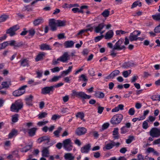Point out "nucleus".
<instances>
[{"mask_svg": "<svg viewBox=\"0 0 160 160\" xmlns=\"http://www.w3.org/2000/svg\"><path fill=\"white\" fill-rule=\"evenodd\" d=\"M124 42V39L121 38L118 40L113 46V49L114 50H122L128 48L130 50L132 49L134 47L133 45L132 44L129 45L128 47L127 48L124 45H122Z\"/></svg>", "mask_w": 160, "mask_h": 160, "instance_id": "nucleus-1", "label": "nucleus"}, {"mask_svg": "<svg viewBox=\"0 0 160 160\" xmlns=\"http://www.w3.org/2000/svg\"><path fill=\"white\" fill-rule=\"evenodd\" d=\"M123 116L121 114H117L113 116L111 120V123L113 125H117L120 123L122 120Z\"/></svg>", "mask_w": 160, "mask_h": 160, "instance_id": "nucleus-2", "label": "nucleus"}, {"mask_svg": "<svg viewBox=\"0 0 160 160\" xmlns=\"http://www.w3.org/2000/svg\"><path fill=\"white\" fill-rule=\"evenodd\" d=\"M23 103L19 101H16L15 103H12L11 107L10 109L12 112H18L19 110L23 107Z\"/></svg>", "mask_w": 160, "mask_h": 160, "instance_id": "nucleus-3", "label": "nucleus"}, {"mask_svg": "<svg viewBox=\"0 0 160 160\" xmlns=\"http://www.w3.org/2000/svg\"><path fill=\"white\" fill-rule=\"evenodd\" d=\"M63 147L68 151H71L73 147V143L70 138L65 139L63 141Z\"/></svg>", "mask_w": 160, "mask_h": 160, "instance_id": "nucleus-4", "label": "nucleus"}, {"mask_svg": "<svg viewBox=\"0 0 160 160\" xmlns=\"http://www.w3.org/2000/svg\"><path fill=\"white\" fill-rule=\"evenodd\" d=\"M9 42V45L11 46H13L15 49H17L22 46L25 48L27 46V44L23 43L21 41H17L13 40L10 41Z\"/></svg>", "mask_w": 160, "mask_h": 160, "instance_id": "nucleus-5", "label": "nucleus"}, {"mask_svg": "<svg viewBox=\"0 0 160 160\" xmlns=\"http://www.w3.org/2000/svg\"><path fill=\"white\" fill-rule=\"evenodd\" d=\"M27 85H24L20 88L18 90L14 91L12 93L13 95L15 97H18L22 95L25 93V88Z\"/></svg>", "mask_w": 160, "mask_h": 160, "instance_id": "nucleus-6", "label": "nucleus"}, {"mask_svg": "<svg viewBox=\"0 0 160 160\" xmlns=\"http://www.w3.org/2000/svg\"><path fill=\"white\" fill-rule=\"evenodd\" d=\"M54 89L52 85L46 87L41 89V93L43 95L49 94L53 92Z\"/></svg>", "mask_w": 160, "mask_h": 160, "instance_id": "nucleus-7", "label": "nucleus"}, {"mask_svg": "<svg viewBox=\"0 0 160 160\" xmlns=\"http://www.w3.org/2000/svg\"><path fill=\"white\" fill-rule=\"evenodd\" d=\"M150 135L153 138L160 136V129L156 128H152L149 132Z\"/></svg>", "mask_w": 160, "mask_h": 160, "instance_id": "nucleus-8", "label": "nucleus"}, {"mask_svg": "<svg viewBox=\"0 0 160 160\" xmlns=\"http://www.w3.org/2000/svg\"><path fill=\"white\" fill-rule=\"evenodd\" d=\"M110 143L107 144L105 146V148L107 150H110L112 149L114 146L118 148L120 145L119 142H115L113 140L110 141Z\"/></svg>", "mask_w": 160, "mask_h": 160, "instance_id": "nucleus-9", "label": "nucleus"}, {"mask_svg": "<svg viewBox=\"0 0 160 160\" xmlns=\"http://www.w3.org/2000/svg\"><path fill=\"white\" fill-rule=\"evenodd\" d=\"M70 55L67 52H65L63 54L58 58V60H60V61L65 62L69 59Z\"/></svg>", "mask_w": 160, "mask_h": 160, "instance_id": "nucleus-10", "label": "nucleus"}, {"mask_svg": "<svg viewBox=\"0 0 160 160\" xmlns=\"http://www.w3.org/2000/svg\"><path fill=\"white\" fill-rule=\"evenodd\" d=\"M39 143H41L44 142L45 143H47L50 142V137L48 136H45L38 138V140Z\"/></svg>", "mask_w": 160, "mask_h": 160, "instance_id": "nucleus-11", "label": "nucleus"}, {"mask_svg": "<svg viewBox=\"0 0 160 160\" xmlns=\"http://www.w3.org/2000/svg\"><path fill=\"white\" fill-rule=\"evenodd\" d=\"M87 131V129L83 127L78 128L76 131V133L78 136L84 134Z\"/></svg>", "mask_w": 160, "mask_h": 160, "instance_id": "nucleus-12", "label": "nucleus"}, {"mask_svg": "<svg viewBox=\"0 0 160 160\" xmlns=\"http://www.w3.org/2000/svg\"><path fill=\"white\" fill-rule=\"evenodd\" d=\"M120 73L118 70H115L112 72L106 78V79H109L113 78L115 77L118 76Z\"/></svg>", "mask_w": 160, "mask_h": 160, "instance_id": "nucleus-13", "label": "nucleus"}, {"mask_svg": "<svg viewBox=\"0 0 160 160\" xmlns=\"http://www.w3.org/2000/svg\"><path fill=\"white\" fill-rule=\"evenodd\" d=\"M91 147L90 144L85 145L81 148V152L82 153H88L90 150Z\"/></svg>", "mask_w": 160, "mask_h": 160, "instance_id": "nucleus-14", "label": "nucleus"}, {"mask_svg": "<svg viewBox=\"0 0 160 160\" xmlns=\"http://www.w3.org/2000/svg\"><path fill=\"white\" fill-rule=\"evenodd\" d=\"M20 66L23 67H28L29 66V61L26 58H22L19 61Z\"/></svg>", "mask_w": 160, "mask_h": 160, "instance_id": "nucleus-15", "label": "nucleus"}, {"mask_svg": "<svg viewBox=\"0 0 160 160\" xmlns=\"http://www.w3.org/2000/svg\"><path fill=\"white\" fill-rule=\"evenodd\" d=\"M49 25L51 28V30L53 31L57 29L56 27V23L55 22V20L54 19H50L49 22Z\"/></svg>", "mask_w": 160, "mask_h": 160, "instance_id": "nucleus-16", "label": "nucleus"}, {"mask_svg": "<svg viewBox=\"0 0 160 160\" xmlns=\"http://www.w3.org/2000/svg\"><path fill=\"white\" fill-rule=\"evenodd\" d=\"M75 42L73 41H68L64 43V46L66 48H71L74 46Z\"/></svg>", "mask_w": 160, "mask_h": 160, "instance_id": "nucleus-17", "label": "nucleus"}, {"mask_svg": "<svg viewBox=\"0 0 160 160\" xmlns=\"http://www.w3.org/2000/svg\"><path fill=\"white\" fill-rule=\"evenodd\" d=\"M33 98V96L32 95H30L27 97L25 99L26 104L29 106H32V101Z\"/></svg>", "mask_w": 160, "mask_h": 160, "instance_id": "nucleus-18", "label": "nucleus"}, {"mask_svg": "<svg viewBox=\"0 0 160 160\" xmlns=\"http://www.w3.org/2000/svg\"><path fill=\"white\" fill-rule=\"evenodd\" d=\"M37 128H32L28 129V133L30 137H32L34 136L35 134Z\"/></svg>", "mask_w": 160, "mask_h": 160, "instance_id": "nucleus-19", "label": "nucleus"}, {"mask_svg": "<svg viewBox=\"0 0 160 160\" xmlns=\"http://www.w3.org/2000/svg\"><path fill=\"white\" fill-rule=\"evenodd\" d=\"M91 97V96L88 95L84 92H79L78 98H81L83 99H89Z\"/></svg>", "mask_w": 160, "mask_h": 160, "instance_id": "nucleus-20", "label": "nucleus"}, {"mask_svg": "<svg viewBox=\"0 0 160 160\" xmlns=\"http://www.w3.org/2000/svg\"><path fill=\"white\" fill-rule=\"evenodd\" d=\"M64 158L66 160H74L75 157L73 154L70 153H67L65 154Z\"/></svg>", "mask_w": 160, "mask_h": 160, "instance_id": "nucleus-21", "label": "nucleus"}, {"mask_svg": "<svg viewBox=\"0 0 160 160\" xmlns=\"http://www.w3.org/2000/svg\"><path fill=\"white\" fill-rule=\"evenodd\" d=\"M136 31H134L133 32L130 33L129 38L131 42H132L135 41H137L138 38L137 36V35H135Z\"/></svg>", "mask_w": 160, "mask_h": 160, "instance_id": "nucleus-22", "label": "nucleus"}, {"mask_svg": "<svg viewBox=\"0 0 160 160\" xmlns=\"http://www.w3.org/2000/svg\"><path fill=\"white\" fill-rule=\"evenodd\" d=\"M104 26L105 25L103 23L99 24L98 26L95 27L94 30L95 32L97 33L100 32Z\"/></svg>", "mask_w": 160, "mask_h": 160, "instance_id": "nucleus-23", "label": "nucleus"}, {"mask_svg": "<svg viewBox=\"0 0 160 160\" xmlns=\"http://www.w3.org/2000/svg\"><path fill=\"white\" fill-rule=\"evenodd\" d=\"M44 22V20L42 18L40 17L35 19L33 22V23L35 26H37L42 23Z\"/></svg>", "mask_w": 160, "mask_h": 160, "instance_id": "nucleus-24", "label": "nucleus"}, {"mask_svg": "<svg viewBox=\"0 0 160 160\" xmlns=\"http://www.w3.org/2000/svg\"><path fill=\"white\" fill-rule=\"evenodd\" d=\"M18 134V131L15 129H13L8 135V138H11L14 136L17 135Z\"/></svg>", "mask_w": 160, "mask_h": 160, "instance_id": "nucleus-25", "label": "nucleus"}, {"mask_svg": "<svg viewBox=\"0 0 160 160\" xmlns=\"http://www.w3.org/2000/svg\"><path fill=\"white\" fill-rule=\"evenodd\" d=\"M113 35V32L112 30H110L108 32L105 36V39H109L112 38Z\"/></svg>", "mask_w": 160, "mask_h": 160, "instance_id": "nucleus-26", "label": "nucleus"}, {"mask_svg": "<svg viewBox=\"0 0 160 160\" xmlns=\"http://www.w3.org/2000/svg\"><path fill=\"white\" fill-rule=\"evenodd\" d=\"M48 148H44L42 151V155L43 157H48L49 152Z\"/></svg>", "mask_w": 160, "mask_h": 160, "instance_id": "nucleus-27", "label": "nucleus"}, {"mask_svg": "<svg viewBox=\"0 0 160 160\" xmlns=\"http://www.w3.org/2000/svg\"><path fill=\"white\" fill-rule=\"evenodd\" d=\"M72 66L69 67L67 70L65 71H63L62 72L61 76H63L64 75V76H65L68 74L72 71Z\"/></svg>", "mask_w": 160, "mask_h": 160, "instance_id": "nucleus-28", "label": "nucleus"}, {"mask_svg": "<svg viewBox=\"0 0 160 160\" xmlns=\"http://www.w3.org/2000/svg\"><path fill=\"white\" fill-rule=\"evenodd\" d=\"M45 54L44 52H40L37 56L35 58L36 61L38 62L42 60L43 57L45 56Z\"/></svg>", "mask_w": 160, "mask_h": 160, "instance_id": "nucleus-29", "label": "nucleus"}, {"mask_svg": "<svg viewBox=\"0 0 160 160\" xmlns=\"http://www.w3.org/2000/svg\"><path fill=\"white\" fill-rule=\"evenodd\" d=\"M56 25L59 27H63L66 25V22L65 21L58 20L56 22Z\"/></svg>", "mask_w": 160, "mask_h": 160, "instance_id": "nucleus-30", "label": "nucleus"}, {"mask_svg": "<svg viewBox=\"0 0 160 160\" xmlns=\"http://www.w3.org/2000/svg\"><path fill=\"white\" fill-rule=\"evenodd\" d=\"M40 49L41 50H49L51 49L50 46L45 44H43L40 45Z\"/></svg>", "mask_w": 160, "mask_h": 160, "instance_id": "nucleus-31", "label": "nucleus"}, {"mask_svg": "<svg viewBox=\"0 0 160 160\" xmlns=\"http://www.w3.org/2000/svg\"><path fill=\"white\" fill-rule=\"evenodd\" d=\"M79 79L78 80L79 81H83L85 82H87L88 81V79L85 74H81L78 78Z\"/></svg>", "mask_w": 160, "mask_h": 160, "instance_id": "nucleus-32", "label": "nucleus"}, {"mask_svg": "<svg viewBox=\"0 0 160 160\" xmlns=\"http://www.w3.org/2000/svg\"><path fill=\"white\" fill-rule=\"evenodd\" d=\"M62 129L61 127H58L57 129L55 131L53 132V134H54L55 136L57 138L59 137V133L61 132L62 131Z\"/></svg>", "mask_w": 160, "mask_h": 160, "instance_id": "nucleus-33", "label": "nucleus"}, {"mask_svg": "<svg viewBox=\"0 0 160 160\" xmlns=\"http://www.w3.org/2000/svg\"><path fill=\"white\" fill-rule=\"evenodd\" d=\"M133 64L129 62H125L123 63L122 66L123 68H127L128 67L132 66L133 65Z\"/></svg>", "mask_w": 160, "mask_h": 160, "instance_id": "nucleus-34", "label": "nucleus"}, {"mask_svg": "<svg viewBox=\"0 0 160 160\" xmlns=\"http://www.w3.org/2000/svg\"><path fill=\"white\" fill-rule=\"evenodd\" d=\"M138 6L139 7L142 6V3L140 1L137 0L134 2L132 4L131 6V8H132Z\"/></svg>", "mask_w": 160, "mask_h": 160, "instance_id": "nucleus-35", "label": "nucleus"}, {"mask_svg": "<svg viewBox=\"0 0 160 160\" xmlns=\"http://www.w3.org/2000/svg\"><path fill=\"white\" fill-rule=\"evenodd\" d=\"M9 41H6L5 42H4L2 43V44H0V50L1 49H3L5 48L8 46L9 45Z\"/></svg>", "mask_w": 160, "mask_h": 160, "instance_id": "nucleus-36", "label": "nucleus"}, {"mask_svg": "<svg viewBox=\"0 0 160 160\" xmlns=\"http://www.w3.org/2000/svg\"><path fill=\"white\" fill-rule=\"evenodd\" d=\"M61 77V76H54L52 79L49 80V82H56L58 81Z\"/></svg>", "mask_w": 160, "mask_h": 160, "instance_id": "nucleus-37", "label": "nucleus"}, {"mask_svg": "<svg viewBox=\"0 0 160 160\" xmlns=\"http://www.w3.org/2000/svg\"><path fill=\"white\" fill-rule=\"evenodd\" d=\"M152 18L155 21H160V13L152 15Z\"/></svg>", "mask_w": 160, "mask_h": 160, "instance_id": "nucleus-38", "label": "nucleus"}, {"mask_svg": "<svg viewBox=\"0 0 160 160\" xmlns=\"http://www.w3.org/2000/svg\"><path fill=\"white\" fill-rule=\"evenodd\" d=\"M96 96L99 98L102 99L104 98L105 95L104 94L101 92H99L95 93Z\"/></svg>", "mask_w": 160, "mask_h": 160, "instance_id": "nucleus-39", "label": "nucleus"}, {"mask_svg": "<svg viewBox=\"0 0 160 160\" xmlns=\"http://www.w3.org/2000/svg\"><path fill=\"white\" fill-rule=\"evenodd\" d=\"M32 145H29L26 146L23 148V149L21 151V152H27L29 150H30L32 148Z\"/></svg>", "mask_w": 160, "mask_h": 160, "instance_id": "nucleus-40", "label": "nucleus"}, {"mask_svg": "<svg viewBox=\"0 0 160 160\" xmlns=\"http://www.w3.org/2000/svg\"><path fill=\"white\" fill-rule=\"evenodd\" d=\"M131 70H126L123 72L122 75L124 77L127 78L131 74Z\"/></svg>", "mask_w": 160, "mask_h": 160, "instance_id": "nucleus-41", "label": "nucleus"}, {"mask_svg": "<svg viewBox=\"0 0 160 160\" xmlns=\"http://www.w3.org/2000/svg\"><path fill=\"white\" fill-rule=\"evenodd\" d=\"M8 18V16L6 15H3L0 17V22H2Z\"/></svg>", "mask_w": 160, "mask_h": 160, "instance_id": "nucleus-42", "label": "nucleus"}, {"mask_svg": "<svg viewBox=\"0 0 160 160\" xmlns=\"http://www.w3.org/2000/svg\"><path fill=\"white\" fill-rule=\"evenodd\" d=\"M7 33L9 34L10 36H13L15 34V32L11 28L8 29Z\"/></svg>", "mask_w": 160, "mask_h": 160, "instance_id": "nucleus-43", "label": "nucleus"}, {"mask_svg": "<svg viewBox=\"0 0 160 160\" xmlns=\"http://www.w3.org/2000/svg\"><path fill=\"white\" fill-rule=\"evenodd\" d=\"M18 120V115L17 114H15L12 117V121L13 122L15 123L17 122Z\"/></svg>", "mask_w": 160, "mask_h": 160, "instance_id": "nucleus-44", "label": "nucleus"}, {"mask_svg": "<svg viewBox=\"0 0 160 160\" xmlns=\"http://www.w3.org/2000/svg\"><path fill=\"white\" fill-rule=\"evenodd\" d=\"M121 133L122 134H125L128 131V128H127L126 127L123 126L121 128Z\"/></svg>", "mask_w": 160, "mask_h": 160, "instance_id": "nucleus-45", "label": "nucleus"}, {"mask_svg": "<svg viewBox=\"0 0 160 160\" xmlns=\"http://www.w3.org/2000/svg\"><path fill=\"white\" fill-rule=\"evenodd\" d=\"M110 12L108 9H105L102 13V15L104 17H107L109 16Z\"/></svg>", "mask_w": 160, "mask_h": 160, "instance_id": "nucleus-46", "label": "nucleus"}, {"mask_svg": "<svg viewBox=\"0 0 160 160\" xmlns=\"http://www.w3.org/2000/svg\"><path fill=\"white\" fill-rule=\"evenodd\" d=\"M148 122L147 120H146L144 121L142 123V128L144 129H146L149 127V126L148 123Z\"/></svg>", "mask_w": 160, "mask_h": 160, "instance_id": "nucleus-47", "label": "nucleus"}, {"mask_svg": "<svg viewBox=\"0 0 160 160\" xmlns=\"http://www.w3.org/2000/svg\"><path fill=\"white\" fill-rule=\"evenodd\" d=\"M134 139V137L132 136H130L126 140V142L127 144L131 143Z\"/></svg>", "mask_w": 160, "mask_h": 160, "instance_id": "nucleus-48", "label": "nucleus"}, {"mask_svg": "<svg viewBox=\"0 0 160 160\" xmlns=\"http://www.w3.org/2000/svg\"><path fill=\"white\" fill-rule=\"evenodd\" d=\"M76 117L77 118H80L82 120L84 117V114L82 112H78L76 115Z\"/></svg>", "mask_w": 160, "mask_h": 160, "instance_id": "nucleus-49", "label": "nucleus"}, {"mask_svg": "<svg viewBox=\"0 0 160 160\" xmlns=\"http://www.w3.org/2000/svg\"><path fill=\"white\" fill-rule=\"evenodd\" d=\"M10 82H2V85L3 88L8 87L10 84Z\"/></svg>", "mask_w": 160, "mask_h": 160, "instance_id": "nucleus-50", "label": "nucleus"}, {"mask_svg": "<svg viewBox=\"0 0 160 160\" xmlns=\"http://www.w3.org/2000/svg\"><path fill=\"white\" fill-rule=\"evenodd\" d=\"M28 32L29 33V35L31 36H33L35 33V31L34 29L32 28L28 31Z\"/></svg>", "mask_w": 160, "mask_h": 160, "instance_id": "nucleus-51", "label": "nucleus"}, {"mask_svg": "<svg viewBox=\"0 0 160 160\" xmlns=\"http://www.w3.org/2000/svg\"><path fill=\"white\" fill-rule=\"evenodd\" d=\"M97 104H98V105H99V106L98 108V113L101 114L102 113L104 109V108L100 106L99 104L97 103Z\"/></svg>", "mask_w": 160, "mask_h": 160, "instance_id": "nucleus-52", "label": "nucleus"}, {"mask_svg": "<svg viewBox=\"0 0 160 160\" xmlns=\"http://www.w3.org/2000/svg\"><path fill=\"white\" fill-rule=\"evenodd\" d=\"M47 115V113L45 112H42L38 115V118L41 119L45 117Z\"/></svg>", "mask_w": 160, "mask_h": 160, "instance_id": "nucleus-53", "label": "nucleus"}, {"mask_svg": "<svg viewBox=\"0 0 160 160\" xmlns=\"http://www.w3.org/2000/svg\"><path fill=\"white\" fill-rule=\"evenodd\" d=\"M154 32L156 33H160V24L154 28Z\"/></svg>", "mask_w": 160, "mask_h": 160, "instance_id": "nucleus-54", "label": "nucleus"}, {"mask_svg": "<svg viewBox=\"0 0 160 160\" xmlns=\"http://www.w3.org/2000/svg\"><path fill=\"white\" fill-rule=\"evenodd\" d=\"M72 76H69V77H65L63 78V80L66 83H70L71 78Z\"/></svg>", "mask_w": 160, "mask_h": 160, "instance_id": "nucleus-55", "label": "nucleus"}, {"mask_svg": "<svg viewBox=\"0 0 160 160\" xmlns=\"http://www.w3.org/2000/svg\"><path fill=\"white\" fill-rule=\"evenodd\" d=\"M52 72H58L60 71V69L58 67H56L51 69Z\"/></svg>", "mask_w": 160, "mask_h": 160, "instance_id": "nucleus-56", "label": "nucleus"}, {"mask_svg": "<svg viewBox=\"0 0 160 160\" xmlns=\"http://www.w3.org/2000/svg\"><path fill=\"white\" fill-rule=\"evenodd\" d=\"M65 35L64 33H60L58 35V38L59 39H61L65 38Z\"/></svg>", "mask_w": 160, "mask_h": 160, "instance_id": "nucleus-57", "label": "nucleus"}, {"mask_svg": "<svg viewBox=\"0 0 160 160\" xmlns=\"http://www.w3.org/2000/svg\"><path fill=\"white\" fill-rule=\"evenodd\" d=\"M72 93L71 94L72 96H76L78 97L79 92H76L74 90H73L72 91Z\"/></svg>", "mask_w": 160, "mask_h": 160, "instance_id": "nucleus-58", "label": "nucleus"}, {"mask_svg": "<svg viewBox=\"0 0 160 160\" xmlns=\"http://www.w3.org/2000/svg\"><path fill=\"white\" fill-rule=\"evenodd\" d=\"M135 112V111L134 108H131L129 109L128 113L129 115L132 116L134 114Z\"/></svg>", "mask_w": 160, "mask_h": 160, "instance_id": "nucleus-59", "label": "nucleus"}, {"mask_svg": "<svg viewBox=\"0 0 160 160\" xmlns=\"http://www.w3.org/2000/svg\"><path fill=\"white\" fill-rule=\"evenodd\" d=\"M109 126V124L107 122V123H104L102 125V129L103 130L106 129H107L108 127Z\"/></svg>", "mask_w": 160, "mask_h": 160, "instance_id": "nucleus-60", "label": "nucleus"}, {"mask_svg": "<svg viewBox=\"0 0 160 160\" xmlns=\"http://www.w3.org/2000/svg\"><path fill=\"white\" fill-rule=\"evenodd\" d=\"M93 156L96 158H99L101 156L100 153L99 152H93Z\"/></svg>", "mask_w": 160, "mask_h": 160, "instance_id": "nucleus-61", "label": "nucleus"}, {"mask_svg": "<svg viewBox=\"0 0 160 160\" xmlns=\"http://www.w3.org/2000/svg\"><path fill=\"white\" fill-rule=\"evenodd\" d=\"M62 100L64 102H66L68 101L69 100V96L68 95H66L64 97H62Z\"/></svg>", "mask_w": 160, "mask_h": 160, "instance_id": "nucleus-62", "label": "nucleus"}, {"mask_svg": "<svg viewBox=\"0 0 160 160\" xmlns=\"http://www.w3.org/2000/svg\"><path fill=\"white\" fill-rule=\"evenodd\" d=\"M156 118L152 116H150L148 117V119L147 120L148 122H153L155 120Z\"/></svg>", "mask_w": 160, "mask_h": 160, "instance_id": "nucleus-63", "label": "nucleus"}, {"mask_svg": "<svg viewBox=\"0 0 160 160\" xmlns=\"http://www.w3.org/2000/svg\"><path fill=\"white\" fill-rule=\"evenodd\" d=\"M127 151V148L125 147L122 148L119 150V152L122 154H124Z\"/></svg>", "mask_w": 160, "mask_h": 160, "instance_id": "nucleus-64", "label": "nucleus"}]
</instances>
